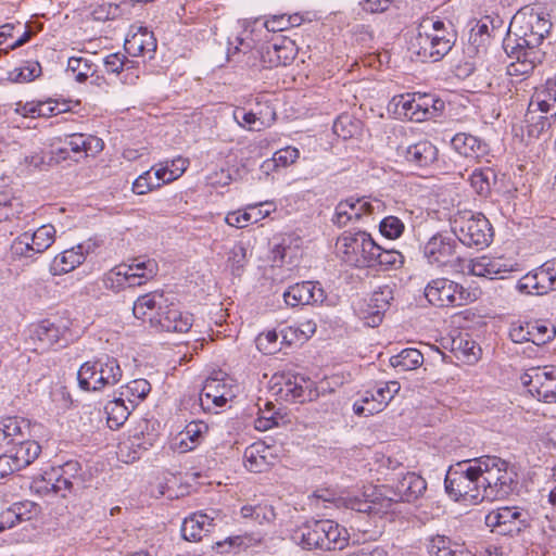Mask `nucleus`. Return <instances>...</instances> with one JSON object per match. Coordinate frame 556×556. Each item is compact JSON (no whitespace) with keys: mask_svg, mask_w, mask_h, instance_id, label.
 Returning a JSON list of instances; mask_svg holds the SVG:
<instances>
[{"mask_svg":"<svg viewBox=\"0 0 556 556\" xmlns=\"http://www.w3.org/2000/svg\"><path fill=\"white\" fill-rule=\"evenodd\" d=\"M454 45V35L447 30L444 22L433 16L422 17L417 35L410 40L409 49L420 62H438L446 55Z\"/></svg>","mask_w":556,"mask_h":556,"instance_id":"f257e3e1","label":"nucleus"},{"mask_svg":"<svg viewBox=\"0 0 556 556\" xmlns=\"http://www.w3.org/2000/svg\"><path fill=\"white\" fill-rule=\"evenodd\" d=\"M477 468L486 501L506 498L517 486L514 466L497 456L477 458Z\"/></svg>","mask_w":556,"mask_h":556,"instance_id":"f03ea898","label":"nucleus"},{"mask_svg":"<svg viewBox=\"0 0 556 556\" xmlns=\"http://www.w3.org/2000/svg\"><path fill=\"white\" fill-rule=\"evenodd\" d=\"M551 28L552 23L544 12L525 7L511 18L509 34L515 36L516 47L542 50L543 40L549 34Z\"/></svg>","mask_w":556,"mask_h":556,"instance_id":"7ed1b4c3","label":"nucleus"},{"mask_svg":"<svg viewBox=\"0 0 556 556\" xmlns=\"http://www.w3.org/2000/svg\"><path fill=\"white\" fill-rule=\"evenodd\" d=\"M470 463L466 460L451 466L446 472L444 485L446 493L454 501L478 504L485 500V495L480 483L477 458L473 464Z\"/></svg>","mask_w":556,"mask_h":556,"instance_id":"20e7f679","label":"nucleus"},{"mask_svg":"<svg viewBox=\"0 0 556 556\" xmlns=\"http://www.w3.org/2000/svg\"><path fill=\"white\" fill-rule=\"evenodd\" d=\"M447 220L452 232L467 247L483 249L492 242L493 228L481 212L455 211Z\"/></svg>","mask_w":556,"mask_h":556,"instance_id":"39448f33","label":"nucleus"},{"mask_svg":"<svg viewBox=\"0 0 556 556\" xmlns=\"http://www.w3.org/2000/svg\"><path fill=\"white\" fill-rule=\"evenodd\" d=\"M342 260L355 267H372L378 244L365 231L343 232L337 242Z\"/></svg>","mask_w":556,"mask_h":556,"instance_id":"423d86ee","label":"nucleus"},{"mask_svg":"<svg viewBox=\"0 0 556 556\" xmlns=\"http://www.w3.org/2000/svg\"><path fill=\"white\" fill-rule=\"evenodd\" d=\"M159 265L155 260L141 257L134 258L130 264H122L110 270L104 277L106 288H121L141 286L156 276Z\"/></svg>","mask_w":556,"mask_h":556,"instance_id":"0eeeda50","label":"nucleus"},{"mask_svg":"<svg viewBox=\"0 0 556 556\" xmlns=\"http://www.w3.org/2000/svg\"><path fill=\"white\" fill-rule=\"evenodd\" d=\"M425 296L430 304L438 307H457L467 305L475 295L460 283L448 278H435L425 288Z\"/></svg>","mask_w":556,"mask_h":556,"instance_id":"6e6552de","label":"nucleus"},{"mask_svg":"<svg viewBox=\"0 0 556 556\" xmlns=\"http://www.w3.org/2000/svg\"><path fill=\"white\" fill-rule=\"evenodd\" d=\"M396 106L410 121L422 122L439 116L445 104L435 94L407 93L400 97Z\"/></svg>","mask_w":556,"mask_h":556,"instance_id":"1a4fd4ad","label":"nucleus"},{"mask_svg":"<svg viewBox=\"0 0 556 556\" xmlns=\"http://www.w3.org/2000/svg\"><path fill=\"white\" fill-rule=\"evenodd\" d=\"M55 238L52 225H42L34 233L24 232L11 244L10 252L13 260L31 258L48 250Z\"/></svg>","mask_w":556,"mask_h":556,"instance_id":"9d476101","label":"nucleus"},{"mask_svg":"<svg viewBox=\"0 0 556 556\" xmlns=\"http://www.w3.org/2000/svg\"><path fill=\"white\" fill-rule=\"evenodd\" d=\"M273 390L279 399L286 402L312 401L316 396L314 382L296 374H281L274 377Z\"/></svg>","mask_w":556,"mask_h":556,"instance_id":"9b49d317","label":"nucleus"},{"mask_svg":"<svg viewBox=\"0 0 556 556\" xmlns=\"http://www.w3.org/2000/svg\"><path fill=\"white\" fill-rule=\"evenodd\" d=\"M521 382L539 401L556 403V367L531 368L521 376Z\"/></svg>","mask_w":556,"mask_h":556,"instance_id":"f8f14e48","label":"nucleus"},{"mask_svg":"<svg viewBox=\"0 0 556 556\" xmlns=\"http://www.w3.org/2000/svg\"><path fill=\"white\" fill-rule=\"evenodd\" d=\"M527 513L518 507H498L485 516V525L501 535L519 533L528 526Z\"/></svg>","mask_w":556,"mask_h":556,"instance_id":"ddd939ff","label":"nucleus"},{"mask_svg":"<svg viewBox=\"0 0 556 556\" xmlns=\"http://www.w3.org/2000/svg\"><path fill=\"white\" fill-rule=\"evenodd\" d=\"M520 291L543 295L556 290V258L525 275L518 282Z\"/></svg>","mask_w":556,"mask_h":556,"instance_id":"4468645a","label":"nucleus"},{"mask_svg":"<svg viewBox=\"0 0 556 556\" xmlns=\"http://www.w3.org/2000/svg\"><path fill=\"white\" fill-rule=\"evenodd\" d=\"M401 386L397 381H389L374 390L365 392L361 402H355L353 410L356 415L370 416L381 412L399 393Z\"/></svg>","mask_w":556,"mask_h":556,"instance_id":"2eb2a0df","label":"nucleus"},{"mask_svg":"<svg viewBox=\"0 0 556 556\" xmlns=\"http://www.w3.org/2000/svg\"><path fill=\"white\" fill-rule=\"evenodd\" d=\"M456 249L457 242L453 238L437 233L426 242L422 253L428 264L442 268L453 266L458 260Z\"/></svg>","mask_w":556,"mask_h":556,"instance_id":"dca6fc26","label":"nucleus"},{"mask_svg":"<svg viewBox=\"0 0 556 556\" xmlns=\"http://www.w3.org/2000/svg\"><path fill=\"white\" fill-rule=\"evenodd\" d=\"M505 51L509 58L516 61L507 65V74L510 76H526L543 62L545 52L543 50H530L510 46V37L504 42Z\"/></svg>","mask_w":556,"mask_h":556,"instance_id":"f3484780","label":"nucleus"},{"mask_svg":"<svg viewBox=\"0 0 556 556\" xmlns=\"http://www.w3.org/2000/svg\"><path fill=\"white\" fill-rule=\"evenodd\" d=\"M426 490V480L415 472L407 471L395 483L393 496L383 498L381 506L387 509L393 502L413 503L424 496Z\"/></svg>","mask_w":556,"mask_h":556,"instance_id":"a211bd4d","label":"nucleus"},{"mask_svg":"<svg viewBox=\"0 0 556 556\" xmlns=\"http://www.w3.org/2000/svg\"><path fill=\"white\" fill-rule=\"evenodd\" d=\"M193 318L190 313L181 312L175 304H166L157 312L156 318H151V326L160 327L166 332L186 333L192 327Z\"/></svg>","mask_w":556,"mask_h":556,"instance_id":"6ab92c4d","label":"nucleus"},{"mask_svg":"<svg viewBox=\"0 0 556 556\" xmlns=\"http://www.w3.org/2000/svg\"><path fill=\"white\" fill-rule=\"evenodd\" d=\"M283 300L288 306L314 305L326 300V293L318 282L303 281L290 286L283 292Z\"/></svg>","mask_w":556,"mask_h":556,"instance_id":"aec40b11","label":"nucleus"},{"mask_svg":"<svg viewBox=\"0 0 556 556\" xmlns=\"http://www.w3.org/2000/svg\"><path fill=\"white\" fill-rule=\"evenodd\" d=\"M514 264L503 256L483 255L470 261L468 270L471 275L488 279H503L513 271Z\"/></svg>","mask_w":556,"mask_h":556,"instance_id":"412c9836","label":"nucleus"},{"mask_svg":"<svg viewBox=\"0 0 556 556\" xmlns=\"http://www.w3.org/2000/svg\"><path fill=\"white\" fill-rule=\"evenodd\" d=\"M218 516L217 511L212 510V515L199 511L187 517L181 526L182 538L190 542L201 541L204 535L214 530Z\"/></svg>","mask_w":556,"mask_h":556,"instance_id":"4be33fe9","label":"nucleus"},{"mask_svg":"<svg viewBox=\"0 0 556 556\" xmlns=\"http://www.w3.org/2000/svg\"><path fill=\"white\" fill-rule=\"evenodd\" d=\"M393 299L394 291L391 286L384 285L375 290L367 304V309L362 313L364 323L369 327L378 326Z\"/></svg>","mask_w":556,"mask_h":556,"instance_id":"5701e85b","label":"nucleus"},{"mask_svg":"<svg viewBox=\"0 0 556 556\" xmlns=\"http://www.w3.org/2000/svg\"><path fill=\"white\" fill-rule=\"evenodd\" d=\"M298 54V47L290 38L280 36L274 42L266 47L262 52L264 63L271 66H286L289 65Z\"/></svg>","mask_w":556,"mask_h":556,"instance_id":"b1692460","label":"nucleus"},{"mask_svg":"<svg viewBox=\"0 0 556 556\" xmlns=\"http://www.w3.org/2000/svg\"><path fill=\"white\" fill-rule=\"evenodd\" d=\"M93 243L78 244L75 248L65 250L56 255L50 265V273L53 276L67 274L75 269L78 265L83 264L86 254L93 249Z\"/></svg>","mask_w":556,"mask_h":556,"instance_id":"393cba45","label":"nucleus"},{"mask_svg":"<svg viewBox=\"0 0 556 556\" xmlns=\"http://www.w3.org/2000/svg\"><path fill=\"white\" fill-rule=\"evenodd\" d=\"M396 153L407 162L424 167L437 160L438 150L430 141L421 140L414 144L397 146Z\"/></svg>","mask_w":556,"mask_h":556,"instance_id":"a878e982","label":"nucleus"},{"mask_svg":"<svg viewBox=\"0 0 556 556\" xmlns=\"http://www.w3.org/2000/svg\"><path fill=\"white\" fill-rule=\"evenodd\" d=\"M64 333L65 329H62L50 320H42L33 326L29 339L34 343L35 351H45L53 346L55 343H59Z\"/></svg>","mask_w":556,"mask_h":556,"instance_id":"bb28decb","label":"nucleus"},{"mask_svg":"<svg viewBox=\"0 0 556 556\" xmlns=\"http://www.w3.org/2000/svg\"><path fill=\"white\" fill-rule=\"evenodd\" d=\"M29 432V424L25 419L8 417L0 420V448L9 451V447L22 442Z\"/></svg>","mask_w":556,"mask_h":556,"instance_id":"cd10ccee","label":"nucleus"},{"mask_svg":"<svg viewBox=\"0 0 556 556\" xmlns=\"http://www.w3.org/2000/svg\"><path fill=\"white\" fill-rule=\"evenodd\" d=\"M244 467L251 472L267 471L276 460L269 446L264 443H254L248 446L243 454Z\"/></svg>","mask_w":556,"mask_h":556,"instance_id":"c85d7f7f","label":"nucleus"},{"mask_svg":"<svg viewBox=\"0 0 556 556\" xmlns=\"http://www.w3.org/2000/svg\"><path fill=\"white\" fill-rule=\"evenodd\" d=\"M531 113H545L556 117V76L548 78L545 85L538 89L529 103Z\"/></svg>","mask_w":556,"mask_h":556,"instance_id":"c756f323","label":"nucleus"},{"mask_svg":"<svg viewBox=\"0 0 556 556\" xmlns=\"http://www.w3.org/2000/svg\"><path fill=\"white\" fill-rule=\"evenodd\" d=\"M229 396H231L230 390L220 379L208 378L201 390L200 403L204 410H211V404L215 407H222Z\"/></svg>","mask_w":556,"mask_h":556,"instance_id":"7c9ffc66","label":"nucleus"},{"mask_svg":"<svg viewBox=\"0 0 556 556\" xmlns=\"http://www.w3.org/2000/svg\"><path fill=\"white\" fill-rule=\"evenodd\" d=\"M167 300L164 298L163 292H150L139 296L132 307V312L136 318L138 319H149L151 323V318L157 317V312L164 309Z\"/></svg>","mask_w":556,"mask_h":556,"instance_id":"2f4dec72","label":"nucleus"},{"mask_svg":"<svg viewBox=\"0 0 556 556\" xmlns=\"http://www.w3.org/2000/svg\"><path fill=\"white\" fill-rule=\"evenodd\" d=\"M452 148L465 157L479 159L486 154L488 144L480 138L466 132H458L451 139Z\"/></svg>","mask_w":556,"mask_h":556,"instance_id":"473e14b6","label":"nucleus"},{"mask_svg":"<svg viewBox=\"0 0 556 556\" xmlns=\"http://www.w3.org/2000/svg\"><path fill=\"white\" fill-rule=\"evenodd\" d=\"M124 49L131 56L152 54L156 50V40L151 31L140 28L126 38Z\"/></svg>","mask_w":556,"mask_h":556,"instance_id":"72a5a7b5","label":"nucleus"},{"mask_svg":"<svg viewBox=\"0 0 556 556\" xmlns=\"http://www.w3.org/2000/svg\"><path fill=\"white\" fill-rule=\"evenodd\" d=\"M29 437L30 432L25 435L22 442H17L16 445L9 447V451H7L20 469L30 465L41 452V446L36 441L30 440Z\"/></svg>","mask_w":556,"mask_h":556,"instance_id":"f704fd0d","label":"nucleus"},{"mask_svg":"<svg viewBox=\"0 0 556 556\" xmlns=\"http://www.w3.org/2000/svg\"><path fill=\"white\" fill-rule=\"evenodd\" d=\"M328 519L316 520L306 525L302 529V543L303 546L311 548H320L326 551V536H327Z\"/></svg>","mask_w":556,"mask_h":556,"instance_id":"c9c22d12","label":"nucleus"},{"mask_svg":"<svg viewBox=\"0 0 556 556\" xmlns=\"http://www.w3.org/2000/svg\"><path fill=\"white\" fill-rule=\"evenodd\" d=\"M67 143L73 152H84L85 157H94L104 148L102 139L85 134L70 135Z\"/></svg>","mask_w":556,"mask_h":556,"instance_id":"e433bc0d","label":"nucleus"},{"mask_svg":"<svg viewBox=\"0 0 556 556\" xmlns=\"http://www.w3.org/2000/svg\"><path fill=\"white\" fill-rule=\"evenodd\" d=\"M469 180L475 192L486 198L491 193L492 186L496 184L497 175L491 167H480L470 174Z\"/></svg>","mask_w":556,"mask_h":556,"instance_id":"4c0bfd02","label":"nucleus"},{"mask_svg":"<svg viewBox=\"0 0 556 556\" xmlns=\"http://www.w3.org/2000/svg\"><path fill=\"white\" fill-rule=\"evenodd\" d=\"M94 364L98 366L99 380L103 383V389L115 386L121 381L122 369L117 359L104 356L97 359Z\"/></svg>","mask_w":556,"mask_h":556,"instance_id":"58836bf2","label":"nucleus"},{"mask_svg":"<svg viewBox=\"0 0 556 556\" xmlns=\"http://www.w3.org/2000/svg\"><path fill=\"white\" fill-rule=\"evenodd\" d=\"M428 552L431 556H468L462 545L445 535H435L429 540Z\"/></svg>","mask_w":556,"mask_h":556,"instance_id":"ea45409f","label":"nucleus"},{"mask_svg":"<svg viewBox=\"0 0 556 556\" xmlns=\"http://www.w3.org/2000/svg\"><path fill=\"white\" fill-rule=\"evenodd\" d=\"M208 431V426L203 421H191L180 432L179 450L188 452L193 450Z\"/></svg>","mask_w":556,"mask_h":556,"instance_id":"a19ab883","label":"nucleus"},{"mask_svg":"<svg viewBox=\"0 0 556 556\" xmlns=\"http://www.w3.org/2000/svg\"><path fill=\"white\" fill-rule=\"evenodd\" d=\"M98 366L94 362L84 363L77 374L79 387L86 391H100L103 383L99 380Z\"/></svg>","mask_w":556,"mask_h":556,"instance_id":"79ce46f5","label":"nucleus"},{"mask_svg":"<svg viewBox=\"0 0 556 556\" xmlns=\"http://www.w3.org/2000/svg\"><path fill=\"white\" fill-rule=\"evenodd\" d=\"M527 328L530 329L531 342L535 345H542L551 341L555 334L556 329L548 320H533L527 323Z\"/></svg>","mask_w":556,"mask_h":556,"instance_id":"37998d69","label":"nucleus"},{"mask_svg":"<svg viewBox=\"0 0 556 556\" xmlns=\"http://www.w3.org/2000/svg\"><path fill=\"white\" fill-rule=\"evenodd\" d=\"M108 425L112 429H118L128 419L129 408L123 399H115L105 405Z\"/></svg>","mask_w":556,"mask_h":556,"instance_id":"c03bdc74","label":"nucleus"},{"mask_svg":"<svg viewBox=\"0 0 556 556\" xmlns=\"http://www.w3.org/2000/svg\"><path fill=\"white\" fill-rule=\"evenodd\" d=\"M424 362V356L417 349H405L397 355L390 358V363L394 368L402 370H412L419 367Z\"/></svg>","mask_w":556,"mask_h":556,"instance_id":"a18cd8bd","label":"nucleus"},{"mask_svg":"<svg viewBox=\"0 0 556 556\" xmlns=\"http://www.w3.org/2000/svg\"><path fill=\"white\" fill-rule=\"evenodd\" d=\"M68 73H72L75 76V79L78 83L86 81L89 77L93 76L96 73L94 65L89 62L87 59L81 56H72L67 61V70Z\"/></svg>","mask_w":556,"mask_h":556,"instance_id":"49530a36","label":"nucleus"},{"mask_svg":"<svg viewBox=\"0 0 556 556\" xmlns=\"http://www.w3.org/2000/svg\"><path fill=\"white\" fill-rule=\"evenodd\" d=\"M526 118L528 123V136L538 139L551 129L552 122L556 117H552L551 114L545 116H535V113H531L530 110L528 109Z\"/></svg>","mask_w":556,"mask_h":556,"instance_id":"de8ad7c7","label":"nucleus"},{"mask_svg":"<svg viewBox=\"0 0 556 556\" xmlns=\"http://www.w3.org/2000/svg\"><path fill=\"white\" fill-rule=\"evenodd\" d=\"M326 551L342 549L348 544V532L332 520H328Z\"/></svg>","mask_w":556,"mask_h":556,"instance_id":"09e8293b","label":"nucleus"},{"mask_svg":"<svg viewBox=\"0 0 556 556\" xmlns=\"http://www.w3.org/2000/svg\"><path fill=\"white\" fill-rule=\"evenodd\" d=\"M300 157V151L294 147H286L276 151L273 157L264 163V167L273 165L275 168H286L294 164Z\"/></svg>","mask_w":556,"mask_h":556,"instance_id":"8fccbe9b","label":"nucleus"},{"mask_svg":"<svg viewBox=\"0 0 556 556\" xmlns=\"http://www.w3.org/2000/svg\"><path fill=\"white\" fill-rule=\"evenodd\" d=\"M403 264V255L395 250H387L378 245V252L375 253L372 267L380 266L384 269L397 267Z\"/></svg>","mask_w":556,"mask_h":556,"instance_id":"3c124183","label":"nucleus"},{"mask_svg":"<svg viewBox=\"0 0 556 556\" xmlns=\"http://www.w3.org/2000/svg\"><path fill=\"white\" fill-rule=\"evenodd\" d=\"M58 472L65 479L73 481V484L79 490L85 486V478L79 462L68 460L59 467Z\"/></svg>","mask_w":556,"mask_h":556,"instance_id":"603ef678","label":"nucleus"},{"mask_svg":"<svg viewBox=\"0 0 556 556\" xmlns=\"http://www.w3.org/2000/svg\"><path fill=\"white\" fill-rule=\"evenodd\" d=\"M236 122L249 129H261L265 125L263 112L245 111L244 109H236L233 112Z\"/></svg>","mask_w":556,"mask_h":556,"instance_id":"864d4df0","label":"nucleus"},{"mask_svg":"<svg viewBox=\"0 0 556 556\" xmlns=\"http://www.w3.org/2000/svg\"><path fill=\"white\" fill-rule=\"evenodd\" d=\"M40 74L41 66L38 62H27L26 65L10 72L9 78L14 83H28L40 76Z\"/></svg>","mask_w":556,"mask_h":556,"instance_id":"5fc2aeb1","label":"nucleus"},{"mask_svg":"<svg viewBox=\"0 0 556 556\" xmlns=\"http://www.w3.org/2000/svg\"><path fill=\"white\" fill-rule=\"evenodd\" d=\"M378 497L368 500L363 498L359 496H350L344 500L345 506L352 510L364 513V514H378L381 508H383L381 505L380 507H377Z\"/></svg>","mask_w":556,"mask_h":556,"instance_id":"6e6d98bb","label":"nucleus"},{"mask_svg":"<svg viewBox=\"0 0 556 556\" xmlns=\"http://www.w3.org/2000/svg\"><path fill=\"white\" fill-rule=\"evenodd\" d=\"M489 22L493 24V21L489 16H485L481 21L476 23V26L471 28L469 35V41L472 45L481 46L491 36L489 31ZM495 29V25H492V30Z\"/></svg>","mask_w":556,"mask_h":556,"instance_id":"4d7b16f0","label":"nucleus"},{"mask_svg":"<svg viewBox=\"0 0 556 556\" xmlns=\"http://www.w3.org/2000/svg\"><path fill=\"white\" fill-rule=\"evenodd\" d=\"M151 391V384L146 379H136L122 388L121 395H131L138 400L144 399Z\"/></svg>","mask_w":556,"mask_h":556,"instance_id":"13d9d810","label":"nucleus"},{"mask_svg":"<svg viewBox=\"0 0 556 556\" xmlns=\"http://www.w3.org/2000/svg\"><path fill=\"white\" fill-rule=\"evenodd\" d=\"M358 205V208H381L386 207L387 204L381 202L379 199H374L372 202L369 201L366 197H356L351 195L345 200L340 201L337 208L342 206H348L349 208H355Z\"/></svg>","mask_w":556,"mask_h":556,"instance_id":"bf43d9fd","label":"nucleus"},{"mask_svg":"<svg viewBox=\"0 0 556 556\" xmlns=\"http://www.w3.org/2000/svg\"><path fill=\"white\" fill-rule=\"evenodd\" d=\"M70 110L66 102H58L51 99L47 101H38V117H51L64 113Z\"/></svg>","mask_w":556,"mask_h":556,"instance_id":"052dcab7","label":"nucleus"},{"mask_svg":"<svg viewBox=\"0 0 556 556\" xmlns=\"http://www.w3.org/2000/svg\"><path fill=\"white\" fill-rule=\"evenodd\" d=\"M11 509L20 522L30 520L39 513L38 505L29 501L14 503Z\"/></svg>","mask_w":556,"mask_h":556,"instance_id":"680f3d73","label":"nucleus"},{"mask_svg":"<svg viewBox=\"0 0 556 556\" xmlns=\"http://www.w3.org/2000/svg\"><path fill=\"white\" fill-rule=\"evenodd\" d=\"M403 230L404 224L395 216L384 217L380 223V232L389 239L399 238Z\"/></svg>","mask_w":556,"mask_h":556,"instance_id":"e2e57ef3","label":"nucleus"},{"mask_svg":"<svg viewBox=\"0 0 556 556\" xmlns=\"http://www.w3.org/2000/svg\"><path fill=\"white\" fill-rule=\"evenodd\" d=\"M148 172L151 174V179H153L155 188H160L165 184L174 181V176L168 173V161L160 162Z\"/></svg>","mask_w":556,"mask_h":556,"instance_id":"0e129e2a","label":"nucleus"},{"mask_svg":"<svg viewBox=\"0 0 556 556\" xmlns=\"http://www.w3.org/2000/svg\"><path fill=\"white\" fill-rule=\"evenodd\" d=\"M247 262V249L242 244H236L228 256V265L235 275H239Z\"/></svg>","mask_w":556,"mask_h":556,"instance_id":"69168bd1","label":"nucleus"},{"mask_svg":"<svg viewBox=\"0 0 556 556\" xmlns=\"http://www.w3.org/2000/svg\"><path fill=\"white\" fill-rule=\"evenodd\" d=\"M103 64L106 72L119 74L128 65V59L119 52L111 53L104 58Z\"/></svg>","mask_w":556,"mask_h":556,"instance_id":"338daca9","label":"nucleus"},{"mask_svg":"<svg viewBox=\"0 0 556 556\" xmlns=\"http://www.w3.org/2000/svg\"><path fill=\"white\" fill-rule=\"evenodd\" d=\"M540 438L545 447H556V420L544 424Z\"/></svg>","mask_w":556,"mask_h":556,"instance_id":"774afa93","label":"nucleus"}]
</instances>
